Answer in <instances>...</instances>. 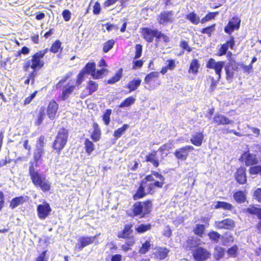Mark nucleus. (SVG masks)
Returning <instances> with one entry per match:
<instances>
[{
	"mask_svg": "<svg viewBox=\"0 0 261 261\" xmlns=\"http://www.w3.org/2000/svg\"><path fill=\"white\" fill-rule=\"evenodd\" d=\"M44 149L42 148H36L33 153L34 162H31L29 167V174L33 185L39 188L44 193L49 192L51 188V182L46 178V176L40 173L34 168V163L36 167L38 166V163L43 160Z\"/></svg>",
	"mask_w": 261,
	"mask_h": 261,
	"instance_id": "nucleus-1",
	"label": "nucleus"
},
{
	"mask_svg": "<svg viewBox=\"0 0 261 261\" xmlns=\"http://www.w3.org/2000/svg\"><path fill=\"white\" fill-rule=\"evenodd\" d=\"M152 207V200L151 199L137 201L134 203L131 210V214H128V216L143 218L151 213Z\"/></svg>",
	"mask_w": 261,
	"mask_h": 261,
	"instance_id": "nucleus-2",
	"label": "nucleus"
},
{
	"mask_svg": "<svg viewBox=\"0 0 261 261\" xmlns=\"http://www.w3.org/2000/svg\"><path fill=\"white\" fill-rule=\"evenodd\" d=\"M68 136L69 130L67 128L62 127L58 130L51 146L53 151L58 155L61 154V151L66 146Z\"/></svg>",
	"mask_w": 261,
	"mask_h": 261,
	"instance_id": "nucleus-3",
	"label": "nucleus"
},
{
	"mask_svg": "<svg viewBox=\"0 0 261 261\" xmlns=\"http://www.w3.org/2000/svg\"><path fill=\"white\" fill-rule=\"evenodd\" d=\"M30 57L27 58L23 63L22 69L24 72H27L31 68L32 69L29 75L28 78L32 82V84H34L35 79L37 75V71L41 69L44 66L36 62L31 59H29Z\"/></svg>",
	"mask_w": 261,
	"mask_h": 261,
	"instance_id": "nucleus-4",
	"label": "nucleus"
},
{
	"mask_svg": "<svg viewBox=\"0 0 261 261\" xmlns=\"http://www.w3.org/2000/svg\"><path fill=\"white\" fill-rule=\"evenodd\" d=\"M192 254L195 261H205L211 256V253L208 249L199 246L192 250Z\"/></svg>",
	"mask_w": 261,
	"mask_h": 261,
	"instance_id": "nucleus-5",
	"label": "nucleus"
},
{
	"mask_svg": "<svg viewBox=\"0 0 261 261\" xmlns=\"http://www.w3.org/2000/svg\"><path fill=\"white\" fill-rule=\"evenodd\" d=\"M224 64L225 62L223 61H216L214 58H211L206 62V67L214 70L217 75L218 81H219Z\"/></svg>",
	"mask_w": 261,
	"mask_h": 261,
	"instance_id": "nucleus-6",
	"label": "nucleus"
},
{
	"mask_svg": "<svg viewBox=\"0 0 261 261\" xmlns=\"http://www.w3.org/2000/svg\"><path fill=\"white\" fill-rule=\"evenodd\" d=\"M241 22V19L239 16H233L224 27V32L229 36H231L233 32L240 29Z\"/></svg>",
	"mask_w": 261,
	"mask_h": 261,
	"instance_id": "nucleus-7",
	"label": "nucleus"
},
{
	"mask_svg": "<svg viewBox=\"0 0 261 261\" xmlns=\"http://www.w3.org/2000/svg\"><path fill=\"white\" fill-rule=\"evenodd\" d=\"M158 23L163 25L172 23L174 20V12L172 10L162 11L157 17Z\"/></svg>",
	"mask_w": 261,
	"mask_h": 261,
	"instance_id": "nucleus-8",
	"label": "nucleus"
},
{
	"mask_svg": "<svg viewBox=\"0 0 261 261\" xmlns=\"http://www.w3.org/2000/svg\"><path fill=\"white\" fill-rule=\"evenodd\" d=\"M201 220L204 224H197L193 229L194 234L199 238H203L205 234L206 228L210 225V218L201 217Z\"/></svg>",
	"mask_w": 261,
	"mask_h": 261,
	"instance_id": "nucleus-9",
	"label": "nucleus"
},
{
	"mask_svg": "<svg viewBox=\"0 0 261 261\" xmlns=\"http://www.w3.org/2000/svg\"><path fill=\"white\" fill-rule=\"evenodd\" d=\"M194 150L193 146L186 145L175 150L173 154L177 160L184 161L187 159L189 156L190 152Z\"/></svg>",
	"mask_w": 261,
	"mask_h": 261,
	"instance_id": "nucleus-10",
	"label": "nucleus"
},
{
	"mask_svg": "<svg viewBox=\"0 0 261 261\" xmlns=\"http://www.w3.org/2000/svg\"><path fill=\"white\" fill-rule=\"evenodd\" d=\"M245 213L252 215H256L259 220L255 226V229L258 234H261V208L257 207L254 205H251L244 210Z\"/></svg>",
	"mask_w": 261,
	"mask_h": 261,
	"instance_id": "nucleus-11",
	"label": "nucleus"
},
{
	"mask_svg": "<svg viewBox=\"0 0 261 261\" xmlns=\"http://www.w3.org/2000/svg\"><path fill=\"white\" fill-rule=\"evenodd\" d=\"M235 42L234 36H229L228 39L225 43L221 44L216 54L217 56L221 57L225 55L227 53L229 48L231 49H234Z\"/></svg>",
	"mask_w": 261,
	"mask_h": 261,
	"instance_id": "nucleus-12",
	"label": "nucleus"
},
{
	"mask_svg": "<svg viewBox=\"0 0 261 261\" xmlns=\"http://www.w3.org/2000/svg\"><path fill=\"white\" fill-rule=\"evenodd\" d=\"M51 211L50 205L45 201H44L42 204L38 205L37 207L38 217L41 220L47 218L50 215Z\"/></svg>",
	"mask_w": 261,
	"mask_h": 261,
	"instance_id": "nucleus-13",
	"label": "nucleus"
},
{
	"mask_svg": "<svg viewBox=\"0 0 261 261\" xmlns=\"http://www.w3.org/2000/svg\"><path fill=\"white\" fill-rule=\"evenodd\" d=\"M238 63L234 60L229 61L224 67L226 79L227 81H231L234 77V73L238 71Z\"/></svg>",
	"mask_w": 261,
	"mask_h": 261,
	"instance_id": "nucleus-14",
	"label": "nucleus"
},
{
	"mask_svg": "<svg viewBox=\"0 0 261 261\" xmlns=\"http://www.w3.org/2000/svg\"><path fill=\"white\" fill-rule=\"evenodd\" d=\"M240 161L244 162L246 166L255 165L258 163V159L255 154L250 153L249 151L244 152L240 157Z\"/></svg>",
	"mask_w": 261,
	"mask_h": 261,
	"instance_id": "nucleus-15",
	"label": "nucleus"
},
{
	"mask_svg": "<svg viewBox=\"0 0 261 261\" xmlns=\"http://www.w3.org/2000/svg\"><path fill=\"white\" fill-rule=\"evenodd\" d=\"M96 239V236L81 237L78 239L75 248L78 251H81L84 247L93 244Z\"/></svg>",
	"mask_w": 261,
	"mask_h": 261,
	"instance_id": "nucleus-16",
	"label": "nucleus"
},
{
	"mask_svg": "<svg viewBox=\"0 0 261 261\" xmlns=\"http://www.w3.org/2000/svg\"><path fill=\"white\" fill-rule=\"evenodd\" d=\"M212 123L216 126H220L232 124L234 121L225 115L217 113L213 118Z\"/></svg>",
	"mask_w": 261,
	"mask_h": 261,
	"instance_id": "nucleus-17",
	"label": "nucleus"
},
{
	"mask_svg": "<svg viewBox=\"0 0 261 261\" xmlns=\"http://www.w3.org/2000/svg\"><path fill=\"white\" fill-rule=\"evenodd\" d=\"M147 187H148V184L146 182V181H144V180H141L139 183V187L135 193L133 195V199L137 200L144 198L148 194V191L146 192L145 190Z\"/></svg>",
	"mask_w": 261,
	"mask_h": 261,
	"instance_id": "nucleus-18",
	"label": "nucleus"
},
{
	"mask_svg": "<svg viewBox=\"0 0 261 261\" xmlns=\"http://www.w3.org/2000/svg\"><path fill=\"white\" fill-rule=\"evenodd\" d=\"M214 226L217 229H231L235 226V222L231 219L226 218L221 221H216Z\"/></svg>",
	"mask_w": 261,
	"mask_h": 261,
	"instance_id": "nucleus-19",
	"label": "nucleus"
},
{
	"mask_svg": "<svg viewBox=\"0 0 261 261\" xmlns=\"http://www.w3.org/2000/svg\"><path fill=\"white\" fill-rule=\"evenodd\" d=\"M200 242V239L194 236H190L188 237L187 240L184 242L182 246L186 250H192V249L199 246Z\"/></svg>",
	"mask_w": 261,
	"mask_h": 261,
	"instance_id": "nucleus-20",
	"label": "nucleus"
},
{
	"mask_svg": "<svg viewBox=\"0 0 261 261\" xmlns=\"http://www.w3.org/2000/svg\"><path fill=\"white\" fill-rule=\"evenodd\" d=\"M59 105L55 99H51L47 107V115L50 120H54L57 115Z\"/></svg>",
	"mask_w": 261,
	"mask_h": 261,
	"instance_id": "nucleus-21",
	"label": "nucleus"
},
{
	"mask_svg": "<svg viewBox=\"0 0 261 261\" xmlns=\"http://www.w3.org/2000/svg\"><path fill=\"white\" fill-rule=\"evenodd\" d=\"M246 170L243 167L237 169L234 173V178L238 183L244 185L247 182Z\"/></svg>",
	"mask_w": 261,
	"mask_h": 261,
	"instance_id": "nucleus-22",
	"label": "nucleus"
},
{
	"mask_svg": "<svg viewBox=\"0 0 261 261\" xmlns=\"http://www.w3.org/2000/svg\"><path fill=\"white\" fill-rule=\"evenodd\" d=\"M154 32V29L150 28L143 27L140 29V33L142 37L148 43L153 42Z\"/></svg>",
	"mask_w": 261,
	"mask_h": 261,
	"instance_id": "nucleus-23",
	"label": "nucleus"
},
{
	"mask_svg": "<svg viewBox=\"0 0 261 261\" xmlns=\"http://www.w3.org/2000/svg\"><path fill=\"white\" fill-rule=\"evenodd\" d=\"M48 51H49V48L48 49V48L38 50L32 55L30 57L31 58V59L44 66V62L43 60V58Z\"/></svg>",
	"mask_w": 261,
	"mask_h": 261,
	"instance_id": "nucleus-24",
	"label": "nucleus"
},
{
	"mask_svg": "<svg viewBox=\"0 0 261 261\" xmlns=\"http://www.w3.org/2000/svg\"><path fill=\"white\" fill-rule=\"evenodd\" d=\"M145 161L151 163L154 167H158L160 165V160L158 156V151L155 150H152L145 156Z\"/></svg>",
	"mask_w": 261,
	"mask_h": 261,
	"instance_id": "nucleus-25",
	"label": "nucleus"
},
{
	"mask_svg": "<svg viewBox=\"0 0 261 261\" xmlns=\"http://www.w3.org/2000/svg\"><path fill=\"white\" fill-rule=\"evenodd\" d=\"M160 75V72L158 71H151L148 73L144 77V83L148 85H151L152 83H156L158 85H160L161 82L160 80H158Z\"/></svg>",
	"mask_w": 261,
	"mask_h": 261,
	"instance_id": "nucleus-26",
	"label": "nucleus"
},
{
	"mask_svg": "<svg viewBox=\"0 0 261 261\" xmlns=\"http://www.w3.org/2000/svg\"><path fill=\"white\" fill-rule=\"evenodd\" d=\"M204 139L203 132H199L193 134L191 139V143L195 146H200Z\"/></svg>",
	"mask_w": 261,
	"mask_h": 261,
	"instance_id": "nucleus-27",
	"label": "nucleus"
},
{
	"mask_svg": "<svg viewBox=\"0 0 261 261\" xmlns=\"http://www.w3.org/2000/svg\"><path fill=\"white\" fill-rule=\"evenodd\" d=\"M98 87L99 85L97 82L90 80L87 82L83 92L86 93V95H91L98 90Z\"/></svg>",
	"mask_w": 261,
	"mask_h": 261,
	"instance_id": "nucleus-28",
	"label": "nucleus"
},
{
	"mask_svg": "<svg viewBox=\"0 0 261 261\" xmlns=\"http://www.w3.org/2000/svg\"><path fill=\"white\" fill-rule=\"evenodd\" d=\"M169 252V249L166 247H158L153 254L156 259L163 260L168 256Z\"/></svg>",
	"mask_w": 261,
	"mask_h": 261,
	"instance_id": "nucleus-29",
	"label": "nucleus"
},
{
	"mask_svg": "<svg viewBox=\"0 0 261 261\" xmlns=\"http://www.w3.org/2000/svg\"><path fill=\"white\" fill-rule=\"evenodd\" d=\"M200 64L199 60L197 58L193 59L189 65L188 73L193 75H197L199 71Z\"/></svg>",
	"mask_w": 261,
	"mask_h": 261,
	"instance_id": "nucleus-30",
	"label": "nucleus"
},
{
	"mask_svg": "<svg viewBox=\"0 0 261 261\" xmlns=\"http://www.w3.org/2000/svg\"><path fill=\"white\" fill-rule=\"evenodd\" d=\"M93 131L90 134V138L93 142H96L100 140L101 135L100 128L96 122L92 124Z\"/></svg>",
	"mask_w": 261,
	"mask_h": 261,
	"instance_id": "nucleus-31",
	"label": "nucleus"
},
{
	"mask_svg": "<svg viewBox=\"0 0 261 261\" xmlns=\"http://www.w3.org/2000/svg\"><path fill=\"white\" fill-rule=\"evenodd\" d=\"M133 224L128 223L124 226L123 229L117 235V237L120 239H129V236L133 232Z\"/></svg>",
	"mask_w": 261,
	"mask_h": 261,
	"instance_id": "nucleus-32",
	"label": "nucleus"
},
{
	"mask_svg": "<svg viewBox=\"0 0 261 261\" xmlns=\"http://www.w3.org/2000/svg\"><path fill=\"white\" fill-rule=\"evenodd\" d=\"M75 89L74 85H67L63 87L60 98L62 100H66Z\"/></svg>",
	"mask_w": 261,
	"mask_h": 261,
	"instance_id": "nucleus-33",
	"label": "nucleus"
},
{
	"mask_svg": "<svg viewBox=\"0 0 261 261\" xmlns=\"http://www.w3.org/2000/svg\"><path fill=\"white\" fill-rule=\"evenodd\" d=\"M27 200V196H20L15 197L10 201L9 206L11 209H14L18 205L23 204Z\"/></svg>",
	"mask_w": 261,
	"mask_h": 261,
	"instance_id": "nucleus-34",
	"label": "nucleus"
},
{
	"mask_svg": "<svg viewBox=\"0 0 261 261\" xmlns=\"http://www.w3.org/2000/svg\"><path fill=\"white\" fill-rule=\"evenodd\" d=\"M142 82L141 79L134 78L132 80L128 82L127 84L125 86V88L129 90L128 93L134 91L140 86Z\"/></svg>",
	"mask_w": 261,
	"mask_h": 261,
	"instance_id": "nucleus-35",
	"label": "nucleus"
},
{
	"mask_svg": "<svg viewBox=\"0 0 261 261\" xmlns=\"http://www.w3.org/2000/svg\"><path fill=\"white\" fill-rule=\"evenodd\" d=\"M225 250L224 248L219 246L216 245L214 247L213 257L216 260H219L224 256Z\"/></svg>",
	"mask_w": 261,
	"mask_h": 261,
	"instance_id": "nucleus-36",
	"label": "nucleus"
},
{
	"mask_svg": "<svg viewBox=\"0 0 261 261\" xmlns=\"http://www.w3.org/2000/svg\"><path fill=\"white\" fill-rule=\"evenodd\" d=\"M63 49L61 41L59 39H57L51 44L49 48V51L55 54L58 53H61Z\"/></svg>",
	"mask_w": 261,
	"mask_h": 261,
	"instance_id": "nucleus-37",
	"label": "nucleus"
},
{
	"mask_svg": "<svg viewBox=\"0 0 261 261\" xmlns=\"http://www.w3.org/2000/svg\"><path fill=\"white\" fill-rule=\"evenodd\" d=\"M167 62V64L166 66L162 67L160 71V72L163 75L165 74L168 70H173L176 66L175 61L174 59H169Z\"/></svg>",
	"mask_w": 261,
	"mask_h": 261,
	"instance_id": "nucleus-38",
	"label": "nucleus"
},
{
	"mask_svg": "<svg viewBox=\"0 0 261 261\" xmlns=\"http://www.w3.org/2000/svg\"><path fill=\"white\" fill-rule=\"evenodd\" d=\"M165 180H156L154 181L153 183L148 185V187L147 189V191H148V193H149V194H153L154 193V187L161 189L163 188Z\"/></svg>",
	"mask_w": 261,
	"mask_h": 261,
	"instance_id": "nucleus-39",
	"label": "nucleus"
},
{
	"mask_svg": "<svg viewBox=\"0 0 261 261\" xmlns=\"http://www.w3.org/2000/svg\"><path fill=\"white\" fill-rule=\"evenodd\" d=\"M123 76V69L122 68L119 69L115 73V75L109 79L107 83L109 84H114L120 81Z\"/></svg>",
	"mask_w": 261,
	"mask_h": 261,
	"instance_id": "nucleus-40",
	"label": "nucleus"
},
{
	"mask_svg": "<svg viewBox=\"0 0 261 261\" xmlns=\"http://www.w3.org/2000/svg\"><path fill=\"white\" fill-rule=\"evenodd\" d=\"M214 208H222L225 211H231L233 208V206L230 203L225 201H217L216 202V204L214 206Z\"/></svg>",
	"mask_w": 261,
	"mask_h": 261,
	"instance_id": "nucleus-41",
	"label": "nucleus"
},
{
	"mask_svg": "<svg viewBox=\"0 0 261 261\" xmlns=\"http://www.w3.org/2000/svg\"><path fill=\"white\" fill-rule=\"evenodd\" d=\"M233 197L235 201L239 203H244L246 200V196L244 191H237L233 193Z\"/></svg>",
	"mask_w": 261,
	"mask_h": 261,
	"instance_id": "nucleus-42",
	"label": "nucleus"
},
{
	"mask_svg": "<svg viewBox=\"0 0 261 261\" xmlns=\"http://www.w3.org/2000/svg\"><path fill=\"white\" fill-rule=\"evenodd\" d=\"M84 145L86 153L90 155L95 149L94 144L88 138H86L85 139Z\"/></svg>",
	"mask_w": 261,
	"mask_h": 261,
	"instance_id": "nucleus-43",
	"label": "nucleus"
},
{
	"mask_svg": "<svg viewBox=\"0 0 261 261\" xmlns=\"http://www.w3.org/2000/svg\"><path fill=\"white\" fill-rule=\"evenodd\" d=\"M135 242L134 237L133 236L129 238L128 240L121 246V249L124 252L131 250Z\"/></svg>",
	"mask_w": 261,
	"mask_h": 261,
	"instance_id": "nucleus-44",
	"label": "nucleus"
},
{
	"mask_svg": "<svg viewBox=\"0 0 261 261\" xmlns=\"http://www.w3.org/2000/svg\"><path fill=\"white\" fill-rule=\"evenodd\" d=\"M128 128L129 125L124 124L121 127L114 130L113 136L115 137V139L117 140L120 138Z\"/></svg>",
	"mask_w": 261,
	"mask_h": 261,
	"instance_id": "nucleus-45",
	"label": "nucleus"
},
{
	"mask_svg": "<svg viewBox=\"0 0 261 261\" xmlns=\"http://www.w3.org/2000/svg\"><path fill=\"white\" fill-rule=\"evenodd\" d=\"M96 70V64L95 62H88L82 70L85 71V74H89L92 76V74H93L95 70Z\"/></svg>",
	"mask_w": 261,
	"mask_h": 261,
	"instance_id": "nucleus-46",
	"label": "nucleus"
},
{
	"mask_svg": "<svg viewBox=\"0 0 261 261\" xmlns=\"http://www.w3.org/2000/svg\"><path fill=\"white\" fill-rule=\"evenodd\" d=\"M186 18L194 24H197L201 21L199 17L194 12L187 14L186 15Z\"/></svg>",
	"mask_w": 261,
	"mask_h": 261,
	"instance_id": "nucleus-47",
	"label": "nucleus"
},
{
	"mask_svg": "<svg viewBox=\"0 0 261 261\" xmlns=\"http://www.w3.org/2000/svg\"><path fill=\"white\" fill-rule=\"evenodd\" d=\"M136 101V98L133 96H130L125 98L118 106L119 108L129 107Z\"/></svg>",
	"mask_w": 261,
	"mask_h": 261,
	"instance_id": "nucleus-48",
	"label": "nucleus"
},
{
	"mask_svg": "<svg viewBox=\"0 0 261 261\" xmlns=\"http://www.w3.org/2000/svg\"><path fill=\"white\" fill-rule=\"evenodd\" d=\"M216 23H213L205 28H202L200 30V32L203 34H206L208 37H211L212 34L216 30Z\"/></svg>",
	"mask_w": 261,
	"mask_h": 261,
	"instance_id": "nucleus-49",
	"label": "nucleus"
},
{
	"mask_svg": "<svg viewBox=\"0 0 261 261\" xmlns=\"http://www.w3.org/2000/svg\"><path fill=\"white\" fill-rule=\"evenodd\" d=\"M45 117V108L43 107H42L39 109V112L37 115V118L35 122V125H40L42 123Z\"/></svg>",
	"mask_w": 261,
	"mask_h": 261,
	"instance_id": "nucleus-50",
	"label": "nucleus"
},
{
	"mask_svg": "<svg viewBox=\"0 0 261 261\" xmlns=\"http://www.w3.org/2000/svg\"><path fill=\"white\" fill-rule=\"evenodd\" d=\"M151 248L150 242L146 240L144 243H142L141 247L139 249V252L141 254H144L148 252Z\"/></svg>",
	"mask_w": 261,
	"mask_h": 261,
	"instance_id": "nucleus-51",
	"label": "nucleus"
},
{
	"mask_svg": "<svg viewBox=\"0 0 261 261\" xmlns=\"http://www.w3.org/2000/svg\"><path fill=\"white\" fill-rule=\"evenodd\" d=\"M151 228V224L148 223L146 224H141L135 228L136 231L138 233H143L148 230H150Z\"/></svg>",
	"mask_w": 261,
	"mask_h": 261,
	"instance_id": "nucleus-52",
	"label": "nucleus"
},
{
	"mask_svg": "<svg viewBox=\"0 0 261 261\" xmlns=\"http://www.w3.org/2000/svg\"><path fill=\"white\" fill-rule=\"evenodd\" d=\"M112 110L108 109L105 110L103 114L101 116L102 120L106 125H109L111 121V115L112 114Z\"/></svg>",
	"mask_w": 261,
	"mask_h": 261,
	"instance_id": "nucleus-53",
	"label": "nucleus"
},
{
	"mask_svg": "<svg viewBox=\"0 0 261 261\" xmlns=\"http://www.w3.org/2000/svg\"><path fill=\"white\" fill-rule=\"evenodd\" d=\"M219 14L218 11L208 12L201 19L200 22L201 23H205L212 19H214L216 16Z\"/></svg>",
	"mask_w": 261,
	"mask_h": 261,
	"instance_id": "nucleus-54",
	"label": "nucleus"
},
{
	"mask_svg": "<svg viewBox=\"0 0 261 261\" xmlns=\"http://www.w3.org/2000/svg\"><path fill=\"white\" fill-rule=\"evenodd\" d=\"M115 43L114 39H110L105 42L103 44L102 51L104 53L109 52L113 47Z\"/></svg>",
	"mask_w": 261,
	"mask_h": 261,
	"instance_id": "nucleus-55",
	"label": "nucleus"
},
{
	"mask_svg": "<svg viewBox=\"0 0 261 261\" xmlns=\"http://www.w3.org/2000/svg\"><path fill=\"white\" fill-rule=\"evenodd\" d=\"M207 236L210 240L215 243H218L221 237L219 233L214 230L210 231Z\"/></svg>",
	"mask_w": 261,
	"mask_h": 261,
	"instance_id": "nucleus-56",
	"label": "nucleus"
},
{
	"mask_svg": "<svg viewBox=\"0 0 261 261\" xmlns=\"http://www.w3.org/2000/svg\"><path fill=\"white\" fill-rule=\"evenodd\" d=\"M107 71V69L105 68H102L97 70H95L94 72H93V74H92V76L94 79H99L102 78L105 73Z\"/></svg>",
	"mask_w": 261,
	"mask_h": 261,
	"instance_id": "nucleus-57",
	"label": "nucleus"
},
{
	"mask_svg": "<svg viewBox=\"0 0 261 261\" xmlns=\"http://www.w3.org/2000/svg\"><path fill=\"white\" fill-rule=\"evenodd\" d=\"M227 253L230 257H236L238 253V248L236 245H233L227 250Z\"/></svg>",
	"mask_w": 261,
	"mask_h": 261,
	"instance_id": "nucleus-58",
	"label": "nucleus"
},
{
	"mask_svg": "<svg viewBox=\"0 0 261 261\" xmlns=\"http://www.w3.org/2000/svg\"><path fill=\"white\" fill-rule=\"evenodd\" d=\"M135 54L134 59L139 58L142 54L143 46L141 44H137L135 46Z\"/></svg>",
	"mask_w": 261,
	"mask_h": 261,
	"instance_id": "nucleus-59",
	"label": "nucleus"
},
{
	"mask_svg": "<svg viewBox=\"0 0 261 261\" xmlns=\"http://www.w3.org/2000/svg\"><path fill=\"white\" fill-rule=\"evenodd\" d=\"M86 74L84 70H81L76 76L75 83L77 86H80L84 80V76Z\"/></svg>",
	"mask_w": 261,
	"mask_h": 261,
	"instance_id": "nucleus-60",
	"label": "nucleus"
},
{
	"mask_svg": "<svg viewBox=\"0 0 261 261\" xmlns=\"http://www.w3.org/2000/svg\"><path fill=\"white\" fill-rule=\"evenodd\" d=\"M179 46L184 50H186L187 52L190 53L192 51L191 47L189 46L188 41L182 40L179 43Z\"/></svg>",
	"mask_w": 261,
	"mask_h": 261,
	"instance_id": "nucleus-61",
	"label": "nucleus"
},
{
	"mask_svg": "<svg viewBox=\"0 0 261 261\" xmlns=\"http://www.w3.org/2000/svg\"><path fill=\"white\" fill-rule=\"evenodd\" d=\"M72 72H69L66 74L58 83L57 84V87H60L63 84L65 83L66 81L72 75Z\"/></svg>",
	"mask_w": 261,
	"mask_h": 261,
	"instance_id": "nucleus-62",
	"label": "nucleus"
},
{
	"mask_svg": "<svg viewBox=\"0 0 261 261\" xmlns=\"http://www.w3.org/2000/svg\"><path fill=\"white\" fill-rule=\"evenodd\" d=\"M249 172L250 174H257L261 172L260 166H254L250 167Z\"/></svg>",
	"mask_w": 261,
	"mask_h": 261,
	"instance_id": "nucleus-63",
	"label": "nucleus"
},
{
	"mask_svg": "<svg viewBox=\"0 0 261 261\" xmlns=\"http://www.w3.org/2000/svg\"><path fill=\"white\" fill-rule=\"evenodd\" d=\"M253 196L257 201L261 203V188H257L254 191Z\"/></svg>",
	"mask_w": 261,
	"mask_h": 261,
	"instance_id": "nucleus-64",
	"label": "nucleus"
}]
</instances>
